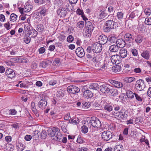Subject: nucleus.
<instances>
[{
    "instance_id": "nucleus-1",
    "label": "nucleus",
    "mask_w": 151,
    "mask_h": 151,
    "mask_svg": "<svg viewBox=\"0 0 151 151\" xmlns=\"http://www.w3.org/2000/svg\"><path fill=\"white\" fill-rule=\"evenodd\" d=\"M88 126H91L96 129L100 128L101 126V123L99 119L93 116L88 119L86 120Z\"/></svg>"
},
{
    "instance_id": "nucleus-2",
    "label": "nucleus",
    "mask_w": 151,
    "mask_h": 151,
    "mask_svg": "<svg viewBox=\"0 0 151 151\" xmlns=\"http://www.w3.org/2000/svg\"><path fill=\"white\" fill-rule=\"evenodd\" d=\"M114 117L120 119L126 118L128 116V111L124 109H122L120 111L118 112L113 113Z\"/></svg>"
},
{
    "instance_id": "nucleus-3",
    "label": "nucleus",
    "mask_w": 151,
    "mask_h": 151,
    "mask_svg": "<svg viewBox=\"0 0 151 151\" xmlns=\"http://www.w3.org/2000/svg\"><path fill=\"white\" fill-rule=\"evenodd\" d=\"M116 25V23L113 20H109L106 21L105 26L103 27L104 32H108L111 30L114 29V25Z\"/></svg>"
},
{
    "instance_id": "nucleus-4",
    "label": "nucleus",
    "mask_w": 151,
    "mask_h": 151,
    "mask_svg": "<svg viewBox=\"0 0 151 151\" xmlns=\"http://www.w3.org/2000/svg\"><path fill=\"white\" fill-rule=\"evenodd\" d=\"M145 83L144 81L142 79H139L137 81L134 86L136 90L139 91L143 90L146 86Z\"/></svg>"
},
{
    "instance_id": "nucleus-5",
    "label": "nucleus",
    "mask_w": 151,
    "mask_h": 151,
    "mask_svg": "<svg viewBox=\"0 0 151 151\" xmlns=\"http://www.w3.org/2000/svg\"><path fill=\"white\" fill-rule=\"evenodd\" d=\"M91 49L94 52L98 53L101 51L102 47L100 43L96 42L92 44Z\"/></svg>"
},
{
    "instance_id": "nucleus-6",
    "label": "nucleus",
    "mask_w": 151,
    "mask_h": 151,
    "mask_svg": "<svg viewBox=\"0 0 151 151\" xmlns=\"http://www.w3.org/2000/svg\"><path fill=\"white\" fill-rule=\"evenodd\" d=\"M67 90L70 94H72L77 93L80 91V88L74 85L69 86L67 88Z\"/></svg>"
},
{
    "instance_id": "nucleus-7",
    "label": "nucleus",
    "mask_w": 151,
    "mask_h": 151,
    "mask_svg": "<svg viewBox=\"0 0 151 151\" xmlns=\"http://www.w3.org/2000/svg\"><path fill=\"white\" fill-rule=\"evenodd\" d=\"M101 136L102 138L104 140L107 141L112 138L113 136L111 132L106 131L102 133Z\"/></svg>"
},
{
    "instance_id": "nucleus-8",
    "label": "nucleus",
    "mask_w": 151,
    "mask_h": 151,
    "mask_svg": "<svg viewBox=\"0 0 151 151\" xmlns=\"http://www.w3.org/2000/svg\"><path fill=\"white\" fill-rule=\"evenodd\" d=\"M47 103L46 99V97L40 100L38 103V106L39 108L42 109H45L47 106Z\"/></svg>"
},
{
    "instance_id": "nucleus-9",
    "label": "nucleus",
    "mask_w": 151,
    "mask_h": 151,
    "mask_svg": "<svg viewBox=\"0 0 151 151\" xmlns=\"http://www.w3.org/2000/svg\"><path fill=\"white\" fill-rule=\"evenodd\" d=\"M110 86L108 85L104 84L99 86L100 91L103 93H109L110 90Z\"/></svg>"
},
{
    "instance_id": "nucleus-10",
    "label": "nucleus",
    "mask_w": 151,
    "mask_h": 151,
    "mask_svg": "<svg viewBox=\"0 0 151 151\" xmlns=\"http://www.w3.org/2000/svg\"><path fill=\"white\" fill-rule=\"evenodd\" d=\"M120 56L118 55H112L111 58L110 60L112 64H118L120 63Z\"/></svg>"
},
{
    "instance_id": "nucleus-11",
    "label": "nucleus",
    "mask_w": 151,
    "mask_h": 151,
    "mask_svg": "<svg viewBox=\"0 0 151 151\" xmlns=\"http://www.w3.org/2000/svg\"><path fill=\"white\" fill-rule=\"evenodd\" d=\"M99 43L101 45H104L108 43V37L105 35H101L98 37Z\"/></svg>"
},
{
    "instance_id": "nucleus-12",
    "label": "nucleus",
    "mask_w": 151,
    "mask_h": 151,
    "mask_svg": "<svg viewBox=\"0 0 151 151\" xmlns=\"http://www.w3.org/2000/svg\"><path fill=\"white\" fill-rule=\"evenodd\" d=\"M109 82L114 87L117 88H121L123 86V84L122 83L116 80H109Z\"/></svg>"
},
{
    "instance_id": "nucleus-13",
    "label": "nucleus",
    "mask_w": 151,
    "mask_h": 151,
    "mask_svg": "<svg viewBox=\"0 0 151 151\" xmlns=\"http://www.w3.org/2000/svg\"><path fill=\"white\" fill-rule=\"evenodd\" d=\"M66 9L63 7H60L57 10V14L60 17H64L66 15Z\"/></svg>"
},
{
    "instance_id": "nucleus-14",
    "label": "nucleus",
    "mask_w": 151,
    "mask_h": 151,
    "mask_svg": "<svg viewBox=\"0 0 151 151\" xmlns=\"http://www.w3.org/2000/svg\"><path fill=\"white\" fill-rule=\"evenodd\" d=\"M76 55L80 58H82L85 55L84 50L81 47H78L76 49Z\"/></svg>"
},
{
    "instance_id": "nucleus-15",
    "label": "nucleus",
    "mask_w": 151,
    "mask_h": 151,
    "mask_svg": "<svg viewBox=\"0 0 151 151\" xmlns=\"http://www.w3.org/2000/svg\"><path fill=\"white\" fill-rule=\"evenodd\" d=\"M125 42L122 39H118L116 41V44L119 48L123 47L125 46Z\"/></svg>"
},
{
    "instance_id": "nucleus-16",
    "label": "nucleus",
    "mask_w": 151,
    "mask_h": 151,
    "mask_svg": "<svg viewBox=\"0 0 151 151\" xmlns=\"http://www.w3.org/2000/svg\"><path fill=\"white\" fill-rule=\"evenodd\" d=\"M5 73L9 78H13L15 76V73L13 70L11 69H8L6 71Z\"/></svg>"
},
{
    "instance_id": "nucleus-17",
    "label": "nucleus",
    "mask_w": 151,
    "mask_h": 151,
    "mask_svg": "<svg viewBox=\"0 0 151 151\" xmlns=\"http://www.w3.org/2000/svg\"><path fill=\"white\" fill-rule=\"evenodd\" d=\"M84 97L87 99L91 98L93 96V94L89 90L85 91L83 93Z\"/></svg>"
},
{
    "instance_id": "nucleus-18",
    "label": "nucleus",
    "mask_w": 151,
    "mask_h": 151,
    "mask_svg": "<svg viewBox=\"0 0 151 151\" xmlns=\"http://www.w3.org/2000/svg\"><path fill=\"white\" fill-rule=\"evenodd\" d=\"M86 27L85 28L88 29L91 31H93L94 27L93 25L92 24V23L89 21H87L85 23Z\"/></svg>"
},
{
    "instance_id": "nucleus-19",
    "label": "nucleus",
    "mask_w": 151,
    "mask_h": 151,
    "mask_svg": "<svg viewBox=\"0 0 151 151\" xmlns=\"http://www.w3.org/2000/svg\"><path fill=\"white\" fill-rule=\"evenodd\" d=\"M59 131V129L58 128L53 127L50 131V135L54 137V136L58 134Z\"/></svg>"
},
{
    "instance_id": "nucleus-20",
    "label": "nucleus",
    "mask_w": 151,
    "mask_h": 151,
    "mask_svg": "<svg viewBox=\"0 0 151 151\" xmlns=\"http://www.w3.org/2000/svg\"><path fill=\"white\" fill-rule=\"evenodd\" d=\"M92 31L88 29L84 28L83 32V35L86 38L90 37Z\"/></svg>"
},
{
    "instance_id": "nucleus-21",
    "label": "nucleus",
    "mask_w": 151,
    "mask_h": 151,
    "mask_svg": "<svg viewBox=\"0 0 151 151\" xmlns=\"http://www.w3.org/2000/svg\"><path fill=\"white\" fill-rule=\"evenodd\" d=\"M109 50L111 52H116L119 50V47L116 44L113 45L109 46Z\"/></svg>"
},
{
    "instance_id": "nucleus-22",
    "label": "nucleus",
    "mask_w": 151,
    "mask_h": 151,
    "mask_svg": "<svg viewBox=\"0 0 151 151\" xmlns=\"http://www.w3.org/2000/svg\"><path fill=\"white\" fill-rule=\"evenodd\" d=\"M62 131L65 133L66 132L67 125L65 121H60L59 123Z\"/></svg>"
},
{
    "instance_id": "nucleus-23",
    "label": "nucleus",
    "mask_w": 151,
    "mask_h": 151,
    "mask_svg": "<svg viewBox=\"0 0 151 151\" xmlns=\"http://www.w3.org/2000/svg\"><path fill=\"white\" fill-rule=\"evenodd\" d=\"M38 12V15L40 16H44L45 15L46 12V9L44 6H41L40 7Z\"/></svg>"
},
{
    "instance_id": "nucleus-24",
    "label": "nucleus",
    "mask_w": 151,
    "mask_h": 151,
    "mask_svg": "<svg viewBox=\"0 0 151 151\" xmlns=\"http://www.w3.org/2000/svg\"><path fill=\"white\" fill-rule=\"evenodd\" d=\"M150 52L147 50H144L141 54V56L145 59L148 60L150 57Z\"/></svg>"
},
{
    "instance_id": "nucleus-25",
    "label": "nucleus",
    "mask_w": 151,
    "mask_h": 151,
    "mask_svg": "<svg viewBox=\"0 0 151 151\" xmlns=\"http://www.w3.org/2000/svg\"><path fill=\"white\" fill-rule=\"evenodd\" d=\"M124 81L126 83H130L136 80V79L134 77H127L124 79Z\"/></svg>"
},
{
    "instance_id": "nucleus-26",
    "label": "nucleus",
    "mask_w": 151,
    "mask_h": 151,
    "mask_svg": "<svg viewBox=\"0 0 151 151\" xmlns=\"http://www.w3.org/2000/svg\"><path fill=\"white\" fill-rule=\"evenodd\" d=\"M32 110L33 112L38 117L39 115L37 112V110L35 108V103L34 102H32L31 104Z\"/></svg>"
},
{
    "instance_id": "nucleus-27",
    "label": "nucleus",
    "mask_w": 151,
    "mask_h": 151,
    "mask_svg": "<svg viewBox=\"0 0 151 151\" xmlns=\"http://www.w3.org/2000/svg\"><path fill=\"white\" fill-rule=\"evenodd\" d=\"M99 86L98 84L95 83L90 84L89 86V88L90 89L96 90L99 88Z\"/></svg>"
},
{
    "instance_id": "nucleus-28",
    "label": "nucleus",
    "mask_w": 151,
    "mask_h": 151,
    "mask_svg": "<svg viewBox=\"0 0 151 151\" xmlns=\"http://www.w3.org/2000/svg\"><path fill=\"white\" fill-rule=\"evenodd\" d=\"M120 57L122 58H125L127 55V51L124 49H122L120 50Z\"/></svg>"
},
{
    "instance_id": "nucleus-29",
    "label": "nucleus",
    "mask_w": 151,
    "mask_h": 151,
    "mask_svg": "<svg viewBox=\"0 0 151 151\" xmlns=\"http://www.w3.org/2000/svg\"><path fill=\"white\" fill-rule=\"evenodd\" d=\"M32 8V6L31 4H25L24 7V12H30Z\"/></svg>"
},
{
    "instance_id": "nucleus-30",
    "label": "nucleus",
    "mask_w": 151,
    "mask_h": 151,
    "mask_svg": "<svg viewBox=\"0 0 151 151\" xmlns=\"http://www.w3.org/2000/svg\"><path fill=\"white\" fill-rule=\"evenodd\" d=\"M105 10H101L98 15L99 18L100 19H103L107 16L108 14L105 12Z\"/></svg>"
},
{
    "instance_id": "nucleus-31",
    "label": "nucleus",
    "mask_w": 151,
    "mask_h": 151,
    "mask_svg": "<svg viewBox=\"0 0 151 151\" xmlns=\"http://www.w3.org/2000/svg\"><path fill=\"white\" fill-rule=\"evenodd\" d=\"M28 34L29 35H32V37L35 38L37 36V32L35 29L30 30L29 31Z\"/></svg>"
},
{
    "instance_id": "nucleus-32",
    "label": "nucleus",
    "mask_w": 151,
    "mask_h": 151,
    "mask_svg": "<svg viewBox=\"0 0 151 151\" xmlns=\"http://www.w3.org/2000/svg\"><path fill=\"white\" fill-rule=\"evenodd\" d=\"M116 39L115 36H112L108 38V44H110V43H112L116 42Z\"/></svg>"
},
{
    "instance_id": "nucleus-33",
    "label": "nucleus",
    "mask_w": 151,
    "mask_h": 151,
    "mask_svg": "<svg viewBox=\"0 0 151 151\" xmlns=\"http://www.w3.org/2000/svg\"><path fill=\"white\" fill-rule=\"evenodd\" d=\"M98 69L102 70L105 69L106 67V64L105 62L102 61V62H99L97 64Z\"/></svg>"
},
{
    "instance_id": "nucleus-34",
    "label": "nucleus",
    "mask_w": 151,
    "mask_h": 151,
    "mask_svg": "<svg viewBox=\"0 0 151 151\" xmlns=\"http://www.w3.org/2000/svg\"><path fill=\"white\" fill-rule=\"evenodd\" d=\"M82 108L84 109L88 108L91 106V104L89 102L83 101L82 104Z\"/></svg>"
},
{
    "instance_id": "nucleus-35",
    "label": "nucleus",
    "mask_w": 151,
    "mask_h": 151,
    "mask_svg": "<svg viewBox=\"0 0 151 151\" xmlns=\"http://www.w3.org/2000/svg\"><path fill=\"white\" fill-rule=\"evenodd\" d=\"M126 94L128 98L132 99L134 97V93L131 91H127L126 92Z\"/></svg>"
},
{
    "instance_id": "nucleus-36",
    "label": "nucleus",
    "mask_w": 151,
    "mask_h": 151,
    "mask_svg": "<svg viewBox=\"0 0 151 151\" xmlns=\"http://www.w3.org/2000/svg\"><path fill=\"white\" fill-rule=\"evenodd\" d=\"M79 119L78 118H74L69 120L68 123L72 124H78L79 122Z\"/></svg>"
},
{
    "instance_id": "nucleus-37",
    "label": "nucleus",
    "mask_w": 151,
    "mask_h": 151,
    "mask_svg": "<svg viewBox=\"0 0 151 151\" xmlns=\"http://www.w3.org/2000/svg\"><path fill=\"white\" fill-rule=\"evenodd\" d=\"M112 70L113 72L117 73L120 72L121 70V68L119 65H116L112 67Z\"/></svg>"
},
{
    "instance_id": "nucleus-38",
    "label": "nucleus",
    "mask_w": 151,
    "mask_h": 151,
    "mask_svg": "<svg viewBox=\"0 0 151 151\" xmlns=\"http://www.w3.org/2000/svg\"><path fill=\"white\" fill-rule=\"evenodd\" d=\"M77 27L80 29H82L84 26V21H81L78 22L76 24Z\"/></svg>"
},
{
    "instance_id": "nucleus-39",
    "label": "nucleus",
    "mask_w": 151,
    "mask_h": 151,
    "mask_svg": "<svg viewBox=\"0 0 151 151\" xmlns=\"http://www.w3.org/2000/svg\"><path fill=\"white\" fill-rule=\"evenodd\" d=\"M109 93L112 94L113 96H115L118 94L117 90L116 89L113 88H110Z\"/></svg>"
},
{
    "instance_id": "nucleus-40",
    "label": "nucleus",
    "mask_w": 151,
    "mask_h": 151,
    "mask_svg": "<svg viewBox=\"0 0 151 151\" xmlns=\"http://www.w3.org/2000/svg\"><path fill=\"white\" fill-rule=\"evenodd\" d=\"M124 37L126 41L130 42L131 40H133L134 38L132 37V35L129 33H127L125 35Z\"/></svg>"
},
{
    "instance_id": "nucleus-41",
    "label": "nucleus",
    "mask_w": 151,
    "mask_h": 151,
    "mask_svg": "<svg viewBox=\"0 0 151 151\" xmlns=\"http://www.w3.org/2000/svg\"><path fill=\"white\" fill-rule=\"evenodd\" d=\"M59 134H58L57 136L56 135L54 136V137H53V139L56 141L60 142V141L61 140L62 138H63V136L60 133H59Z\"/></svg>"
},
{
    "instance_id": "nucleus-42",
    "label": "nucleus",
    "mask_w": 151,
    "mask_h": 151,
    "mask_svg": "<svg viewBox=\"0 0 151 151\" xmlns=\"http://www.w3.org/2000/svg\"><path fill=\"white\" fill-rule=\"evenodd\" d=\"M100 56L101 55L100 54L95 55L93 53V56L91 60L93 62H98L99 60L98 58L100 57Z\"/></svg>"
},
{
    "instance_id": "nucleus-43",
    "label": "nucleus",
    "mask_w": 151,
    "mask_h": 151,
    "mask_svg": "<svg viewBox=\"0 0 151 151\" xmlns=\"http://www.w3.org/2000/svg\"><path fill=\"white\" fill-rule=\"evenodd\" d=\"M114 151H123V146L119 145L116 146L114 148Z\"/></svg>"
},
{
    "instance_id": "nucleus-44",
    "label": "nucleus",
    "mask_w": 151,
    "mask_h": 151,
    "mask_svg": "<svg viewBox=\"0 0 151 151\" xmlns=\"http://www.w3.org/2000/svg\"><path fill=\"white\" fill-rule=\"evenodd\" d=\"M143 40V38L142 36L139 35L135 37V41L137 43H141Z\"/></svg>"
},
{
    "instance_id": "nucleus-45",
    "label": "nucleus",
    "mask_w": 151,
    "mask_h": 151,
    "mask_svg": "<svg viewBox=\"0 0 151 151\" xmlns=\"http://www.w3.org/2000/svg\"><path fill=\"white\" fill-rule=\"evenodd\" d=\"M17 17V16L16 14L14 13H12L10 15V19L11 21L14 22L16 21Z\"/></svg>"
},
{
    "instance_id": "nucleus-46",
    "label": "nucleus",
    "mask_w": 151,
    "mask_h": 151,
    "mask_svg": "<svg viewBox=\"0 0 151 151\" xmlns=\"http://www.w3.org/2000/svg\"><path fill=\"white\" fill-rule=\"evenodd\" d=\"M28 61V59L25 57H20L19 58V62L20 63H27Z\"/></svg>"
},
{
    "instance_id": "nucleus-47",
    "label": "nucleus",
    "mask_w": 151,
    "mask_h": 151,
    "mask_svg": "<svg viewBox=\"0 0 151 151\" xmlns=\"http://www.w3.org/2000/svg\"><path fill=\"white\" fill-rule=\"evenodd\" d=\"M17 111L15 109H11L9 110L6 113L7 115H14L16 114Z\"/></svg>"
},
{
    "instance_id": "nucleus-48",
    "label": "nucleus",
    "mask_w": 151,
    "mask_h": 151,
    "mask_svg": "<svg viewBox=\"0 0 151 151\" xmlns=\"http://www.w3.org/2000/svg\"><path fill=\"white\" fill-rule=\"evenodd\" d=\"M124 13L122 12H118L116 14V17L120 20H121L123 18Z\"/></svg>"
},
{
    "instance_id": "nucleus-49",
    "label": "nucleus",
    "mask_w": 151,
    "mask_h": 151,
    "mask_svg": "<svg viewBox=\"0 0 151 151\" xmlns=\"http://www.w3.org/2000/svg\"><path fill=\"white\" fill-rule=\"evenodd\" d=\"M104 108L105 110L108 111H111L113 109L112 106L109 104L106 106H104Z\"/></svg>"
},
{
    "instance_id": "nucleus-50",
    "label": "nucleus",
    "mask_w": 151,
    "mask_h": 151,
    "mask_svg": "<svg viewBox=\"0 0 151 151\" xmlns=\"http://www.w3.org/2000/svg\"><path fill=\"white\" fill-rule=\"evenodd\" d=\"M64 95V93L62 91L60 90L57 91L56 93V96L57 98H61Z\"/></svg>"
},
{
    "instance_id": "nucleus-51",
    "label": "nucleus",
    "mask_w": 151,
    "mask_h": 151,
    "mask_svg": "<svg viewBox=\"0 0 151 151\" xmlns=\"http://www.w3.org/2000/svg\"><path fill=\"white\" fill-rule=\"evenodd\" d=\"M18 150V151H22L25 148V146L22 143H20L17 146Z\"/></svg>"
},
{
    "instance_id": "nucleus-52",
    "label": "nucleus",
    "mask_w": 151,
    "mask_h": 151,
    "mask_svg": "<svg viewBox=\"0 0 151 151\" xmlns=\"http://www.w3.org/2000/svg\"><path fill=\"white\" fill-rule=\"evenodd\" d=\"M82 132L84 134L87 133L88 131V128L85 125H83L81 128Z\"/></svg>"
},
{
    "instance_id": "nucleus-53",
    "label": "nucleus",
    "mask_w": 151,
    "mask_h": 151,
    "mask_svg": "<svg viewBox=\"0 0 151 151\" xmlns=\"http://www.w3.org/2000/svg\"><path fill=\"white\" fill-rule=\"evenodd\" d=\"M144 23L146 24L149 25H151V17L146 18Z\"/></svg>"
},
{
    "instance_id": "nucleus-54",
    "label": "nucleus",
    "mask_w": 151,
    "mask_h": 151,
    "mask_svg": "<svg viewBox=\"0 0 151 151\" xmlns=\"http://www.w3.org/2000/svg\"><path fill=\"white\" fill-rule=\"evenodd\" d=\"M31 38L29 36H25L24 38V41L26 44L29 43L31 40Z\"/></svg>"
},
{
    "instance_id": "nucleus-55",
    "label": "nucleus",
    "mask_w": 151,
    "mask_h": 151,
    "mask_svg": "<svg viewBox=\"0 0 151 151\" xmlns=\"http://www.w3.org/2000/svg\"><path fill=\"white\" fill-rule=\"evenodd\" d=\"M34 1L35 3L39 5L44 4L45 3L44 0H34Z\"/></svg>"
},
{
    "instance_id": "nucleus-56",
    "label": "nucleus",
    "mask_w": 151,
    "mask_h": 151,
    "mask_svg": "<svg viewBox=\"0 0 151 151\" xmlns=\"http://www.w3.org/2000/svg\"><path fill=\"white\" fill-rule=\"evenodd\" d=\"M64 5L65 6V7H64V8L66 9H66L70 10L71 9V5H70L69 3L67 2H66L64 3Z\"/></svg>"
},
{
    "instance_id": "nucleus-57",
    "label": "nucleus",
    "mask_w": 151,
    "mask_h": 151,
    "mask_svg": "<svg viewBox=\"0 0 151 151\" xmlns=\"http://www.w3.org/2000/svg\"><path fill=\"white\" fill-rule=\"evenodd\" d=\"M108 104V103L106 102V101L105 99H103L100 103L101 105L103 106L104 108Z\"/></svg>"
},
{
    "instance_id": "nucleus-58",
    "label": "nucleus",
    "mask_w": 151,
    "mask_h": 151,
    "mask_svg": "<svg viewBox=\"0 0 151 151\" xmlns=\"http://www.w3.org/2000/svg\"><path fill=\"white\" fill-rule=\"evenodd\" d=\"M47 65V63L44 61H42L40 63V66L42 68H45Z\"/></svg>"
},
{
    "instance_id": "nucleus-59",
    "label": "nucleus",
    "mask_w": 151,
    "mask_h": 151,
    "mask_svg": "<svg viewBox=\"0 0 151 151\" xmlns=\"http://www.w3.org/2000/svg\"><path fill=\"white\" fill-rule=\"evenodd\" d=\"M73 36L72 35H69L67 37V40L69 42H71L73 41Z\"/></svg>"
},
{
    "instance_id": "nucleus-60",
    "label": "nucleus",
    "mask_w": 151,
    "mask_h": 151,
    "mask_svg": "<svg viewBox=\"0 0 151 151\" xmlns=\"http://www.w3.org/2000/svg\"><path fill=\"white\" fill-rule=\"evenodd\" d=\"M144 12L147 16H149L151 13V10L149 9H145Z\"/></svg>"
},
{
    "instance_id": "nucleus-61",
    "label": "nucleus",
    "mask_w": 151,
    "mask_h": 151,
    "mask_svg": "<svg viewBox=\"0 0 151 151\" xmlns=\"http://www.w3.org/2000/svg\"><path fill=\"white\" fill-rule=\"evenodd\" d=\"M131 52L133 56H137L138 52L136 49L134 48L132 49Z\"/></svg>"
},
{
    "instance_id": "nucleus-62",
    "label": "nucleus",
    "mask_w": 151,
    "mask_h": 151,
    "mask_svg": "<svg viewBox=\"0 0 151 151\" xmlns=\"http://www.w3.org/2000/svg\"><path fill=\"white\" fill-rule=\"evenodd\" d=\"M4 25L5 27L8 30L10 29V24L9 22L4 24Z\"/></svg>"
},
{
    "instance_id": "nucleus-63",
    "label": "nucleus",
    "mask_w": 151,
    "mask_h": 151,
    "mask_svg": "<svg viewBox=\"0 0 151 151\" xmlns=\"http://www.w3.org/2000/svg\"><path fill=\"white\" fill-rule=\"evenodd\" d=\"M136 12V11H134V12H132L130 14L129 17V19H132L134 18L135 16V14Z\"/></svg>"
},
{
    "instance_id": "nucleus-64",
    "label": "nucleus",
    "mask_w": 151,
    "mask_h": 151,
    "mask_svg": "<svg viewBox=\"0 0 151 151\" xmlns=\"http://www.w3.org/2000/svg\"><path fill=\"white\" fill-rule=\"evenodd\" d=\"M76 13L78 14L81 15V16L84 14L83 11L80 9H78L77 10Z\"/></svg>"
}]
</instances>
